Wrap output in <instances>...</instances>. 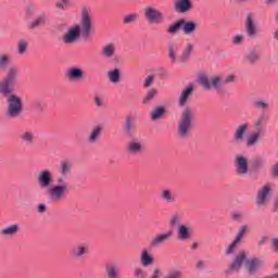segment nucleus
<instances>
[{
  "label": "nucleus",
  "mask_w": 278,
  "mask_h": 278,
  "mask_svg": "<svg viewBox=\"0 0 278 278\" xmlns=\"http://www.w3.org/2000/svg\"><path fill=\"white\" fill-rule=\"evenodd\" d=\"M173 238V231H167L164 233H159L150 241V247L152 249H157V247H162L165 242H168Z\"/></svg>",
  "instance_id": "obj_10"
},
{
  "label": "nucleus",
  "mask_w": 278,
  "mask_h": 278,
  "mask_svg": "<svg viewBox=\"0 0 278 278\" xmlns=\"http://www.w3.org/2000/svg\"><path fill=\"white\" fill-rule=\"evenodd\" d=\"M194 92V86L192 85H188L182 92L180 93V98H179V105L180 108H184V105H186V103H188V99L190 97V94H192Z\"/></svg>",
  "instance_id": "obj_20"
},
{
  "label": "nucleus",
  "mask_w": 278,
  "mask_h": 278,
  "mask_svg": "<svg viewBox=\"0 0 278 278\" xmlns=\"http://www.w3.org/2000/svg\"><path fill=\"white\" fill-rule=\"evenodd\" d=\"M273 247L278 251V238L273 239Z\"/></svg>",
  "instance_id": "obj_62"
},
{
  "label": "nucleus",
  "mask_w": 278,
  "mask_h": 278,
  "mask_svg": "<svg viewBox=\"0 0 278 278\" xmlns=\"http://www.w3.org/2000/svg\"><path fill=\"white\" fill-rule=\"evenodd\" d=\"M132 125H134V117L132 116L126 117V122H125L126 131H131Z\"/></svg>",
  "instance_id": "obj_48"
},
{
  "label": "nucleus",
  "mask_w": 278,
  "mask_h": 278,
  "mask_svg": "<svg viewBox=\"0 0 278 278\" xmlns=\"http://www.w3.org/2000/svg\"><path fill=\"white\" fill-rule=\"evenodd\" d=\"M115 53H116V46H114V43H108L102 49L103 58H114Z\"/></svg>",
  "instance_id": "obj_26"
},
{
  "label": "nucleus",
  "mask_w": 278,
  "mask_h": 278,
  "mask_svg": "<svg viewBox=\"0 0 278 278\" xmlns=\"http://www.w3.org/2000/svg\"><path fill=\"white\" fill-rule=\"evenodd\" d=\"M164 278H184V274L179 270H172Z\"/></svg>",
  "instance_id": "obj_44"
},
{
  "label": "nucleus",
  "mask_w": 278,
  "mask_h": 278,
  "mask_svg": "<svg viewBox=\"0 0 278 278\" xmlns=\"http://www.w3.org/2000/svg\"><path fill=\"white\" fill-rule=\"evenodd\" d=\"M179 223H181V215H173L172 218H170V222H169V225L172 227H175V225H179Z\"/></svg>",
  "instance_id": "obj_47"
},
{
  "label": "nucleus",
  "mask_w": 278,
  "mask_h": 278,
  "mask_svg": "<svg viewBox=\"0 0 278 278\" xmlns=\"http://www.w3.org/2000/svg\"><path fill=\"white\" fill-rule=\"evenodd\" d=\"M178 240H190V228L186 225H180L178 227Z\"/></svg>",
  "instance_id": "obj_25"
},
{
  "label": "nucleus",
  "mask_w": 278,
  "mask_h": 278,
  "mask_svg": "<svg viewBox=\"0 0 278 278\" xmlns=\"http://www.w3.org/2000/svg\"><path fill=\"white\" fill-rule=\"evenodd\" d=\"M181 51V43L179 42H169L168 43V59L170 60L172 64L177 62V53Z\"/></svg>",
  "instance_id": "obj_14"
},
{
  "label": "nucleus",
  "mask_w": 278,
  "mask_h": 278,
  "mask_svg": "<svg viewBox=\"0 0 278 278\" xmlns=\"http://www.w3.org/2000/svg\"><path fill=\"white\" fill-rule=\"evenodd\" d=\"M274 177H278V163L274 167Z\"/></svg>",
  "instance_id": "obj_63"
},
{
  "label": "nucleus",
  "mask_w": 278,
  "mask_h": 278,
  "mask_svg": "<svg viewBox=\"0 0 278 278\" xmlns=\"http://www.w3.org/2000/svg\"><path fill=\"white\" fill-rule=\"evenodd\" d=\"M161 277H162V269L155 268V269L153 270L152 276H151L150 278H161Z\"/></svg>",
  "instance_id": "obj_56"
},
{
  "label": "nucleus",
  "mask_w": 278,
  "mask_h": 278,
  "mask_svg": "<svg viewBox=\"0 0 278 278\" xmlns=\"http://www.w3.org/2000/svg\"><path fill=\"white\" fill-rule=\"evenodd\" d=\"M0 92L2 94H12V89L3 86V83H2V85H0Z\"/></svg>",
  "instance_id": "obj_55"
},
{
  "label": "nucleus",
  "mask_w": 278,
  "mask_h": 278,
  "mask_svg": "<svg viewBox=\"0 0 278 278\" xmlns=\"http://www.w3.org/2000/svg\"><path fill=\"white\" fill-rule=\"evenodd\" d=\"M140 262L143 268H147V266H152V264L155 263V260L153 256H151V254H149V250L144 249L141 251Z\"/></svg>",
  "instance_id": "obj_21"
},
{
  "label": "nucleus",
  "mask_w": 278,
  "mask_h": 278,
  "mask_svg": "<svg viewBox=\"0 0 278 278\" xmlns=\"http://www.w3.org/2000/svg\"><path fill=\"white\" fill-rule=\"evenodd\" d=\"M92 33V11L88 8H83L80 13V25L76 24L68 28L63 36V42L65 45H75L79 37L90 38Z\"/></svg>",
  "instance_id": "obj_1"
},
{
  "label": "nucleus",
  "mask_w": 278,
  "mask_h": 278,
  "mask_svg": "<svg viewBox=\"0 0 278 278\" xmlns=\"http://www.w3.org/2000/svg\"><path fill=\"white\" fill-rule=\"evenodd\" d=\"M156 93L157 91H155V89H151L150 91H148L147 96L143 99V103H149V101H151Z\"/></svg>",
  "instance_id": "obj_46"
},
{
  "label": "nucleus",
  "mask_w": 278,
  "mask_h": 278,
  "mask_svg": "<svg viewBox=\"0 0 278 278\" xmlns=\"http://www.w3.org/2000/svg\"><path fill=\"white\" fill-rule=\"evenodd\" d=\"M222 79H223V84H231V81H235L236 76L229 75L226 78H222Z\"/></svg>",
  "instance_id": "obj_58"
},
{
  "label": "nucleus",
  "mask_w": 278,
  "mask_h": 278,
  "mask_svg": "<svg viewBox=\"0 0 278 278\" xmlns=\"http://www.w3.org/2000/svg\"><path fill=\"white\" fill-rule=\"evenodd\" d=\"M238 243L237 241H232L231 244L228 245V248L225 251V255H231L232 253L236 252V249H238Z\"/></svg>",
  "instance_id": "obj_40"
},
{
  "label": "nucleus",
  "mask_w": 278,
  "mask_h": 278,
  "mask_svg": "<svg viewBox=\"0 0 278 278\" xmlns=\"http://www.w3.org/2000/svg\"><path fill=\"white\" fill-rule=\"evenodd\" d=\"M29 47V42L25 39H21L17 42V53L18 55H25V52L27 51V48Z\"/></svg>",
  "instance_id": "obj_33"
},
{
  "label": "nucleus",
  "mask_w": 278,
  "mask_h": 278,
  "mask_svg": "<svg viewBox=\"0 0 278 278\" xmlns=\"http://www.w3.org/2000/svg\"><path fill=\"white\" fill-rule=\"evenodd\" d=\"M192 51H194V45L188 41L181 52V61L188 62V60H190V55H192Z\"/></svg>",
  "instance_id": "obj_23"
},
{
  "label": "nucleus",
  "mask_w": 278,
  "mask_h": 278,
  "mask_svg": "<svg viewBox=\"0 0 278 278\" xmlns=\"http://www.w3.org/2000/svg\"><path fill=\"white\" fill-rule=\"evenodd\" d=\"M206 266H207V263H205V261H198L195 264V268L198 270H203L206 268Z\"/></svg>",
  "instance_id": "obj_52"
},
{
  "label": "nucleus",
  "mask_w": 278,
  "mask_h": 278,
  "mask_svg": "<svg viewBox=\"0 0 278 278\" xmlns=\"http://www.w3.org/2000/svg\"><path fill=\"white\" fill-rule=\"evenodd\" d=\"M199 81L201 86H203L204 90H210L212 88V84L210 83V79L207 78V76L205 75L200 76Z\"/></svg>",
  "instance_id": "obj_37"
},
{
  "label": "nucleus",
  "mask_w": 278,
  "mask_h": 278,
  "mask_svg": "<svg viewBox=\"0 0 278 278\" xmlns=\"http://www.w3.org/2000/svg\"><path fill=\"white\" fill-rule=\"evenodd\" d=\"M268 194H270V187L265 185L263 189L258 190L256 203L257 205H262V203H266V199H268Z\"/></svg>",
  "instance_id": "obj_22"
},
{
  "label": "nucleus",
  "mask_w": 278,
  "mask_h": 278,
  "mask_svg": "<svg viewBox=\"0 0 278 278\" xmlns=\"http://www.w3.org/2000/svg\"><path fill=\"white\" fill-rule=\"evenodd\" d=\"M72 168H73V164H71V162L62 161L59 173L60 175H62V177H66V175L71 173Z\"/></svg>",
  "instance_id": "obj_28"
},
{
  "label": "nucleus",
  "mask_w": 278,
  "mask_h": 278,
  "mask_svg": "<svg viewBox=\"0 0 278 278\" xmlns=\"http://www.w3.org/2000/svg\"><path fill=\"white\" fill-rule=\"evenodd\" d=\"M244 37L242 35H237L233 37L232 42L233 45H242Z\"/></svg>",
  "instance_id": "obj_53"
},
{
  "label": "nucleus",
  "mask_w": 278,
  "mask_h": 278,
  "mask_svg": "<svg viewBox=\"0 0 278 278\" xmlns=\"http://www.w3.org/2000/svg\"><path fill=\"white\" fill-rule=\"evenodd\" d=\"M274 40H277V42H278V29H276L274 31Z\"/></svg>",
  "instance_id": "obj_64"
},
{
  "label": "nucleus",
  "mask_w": 278,
  "mask_h": 278,
  "mask_svg": "<svg viewBox=\"0 0 278 278\" xmlns=\"http://www.w3.org/2000/svg\"><path fill=\"white\" fill-rule=\"evenodd\" d=\"M108 278H121V266L116 263H112L105 267Z\"/></svg>",
  "instance_id": "obj_18"
},
{
  "label": "nucleus",
  "mask_w": 278,
  "mask_h": 278,
  "mask_svg": "<svg viewBox=\"0 0 278 278\" xmlns=\"http://www.w3.org/2000/svg\"><path fill=\"white\" fill-rule=\"evenodd\" d=\"M66 176H59L56 178V186H68V182H66Z\"/></svg>",
  "instance_id": "obj_50"
},
{
  "label": "nucleus",
  "mask_w": 278,
  "mask_h": 278,
  "mask_svg": "<svg viewBox=\"0 0 278 278\" xmlns=\"http://www.w3.org/2000/svg\"><path fill=\"white\" fill-rule=\"evenodd\" d=\"M128 151L132 155H140V153H142V151H144V147L142 146V142L140 140L134 139L132 141H130L128 143Z\"/></svg>",
  "instance_id": "obj_17"
},
{
  "label": "nucleus",
  "mask_w": 278,
  "mask_h": 278,
  "mask_svg": "<svg viewBox=\"0 0 278 278\" xmlns=\"http://www.w3.org/2000/svg\"><path fill=\"white\" fill-rule=\"evenodd\" d=\"M151 84H153V76H148L143 83V87L149 88V86H151Z\"/></svg>",
  "instance_id": "obj_57"
},
{
  "label": "nucleus",
  "mask_w": 278,
  "mask_h": 278,
  "mask_svg": "<svg viewBox=\"0 0 278 278\" xmlns=\"http://www.w3.org/2000/svg\"><path fill=\"white\" fill-rule=\"evenodd\" d=\"M237 175H247L249 173V161L243 155H237L235 160Z\"/></svg>",
  "instance_id": "obj_9"
},
{
  "label": "nucleus",
  "mask_w": 278,
  "mask_h": 278,
  "mask_svg": "<svg viewBox=\"0 0 278 278\" xmlns=\"http://www.w3.org/2000/svg\"><path fill=\"white\" fill-rule=\"evenodd\" d=\"M211 84H212L213 88L218 90V88H220V85L223 84V78L215 76L212 78Z\"/></svg>",
  "instance_id": "obj_42"
},
{
  "label": "nucleus",
  "mask_w": 278,
  "mask_h": 278,
  "mask_svg": "<svg viewBox=\"0 0 278 278\" xmlns=\"http://www.w3.org/2000/svg\"><path fill=\"white\" fill-rule=\"evenodd\" d=\"M244 262L249 275H255L257 270L264 266V261L262 258L254 257L247 260V252L241 251L236 255L232 263L228 266L226 273L228 275L231 273H240V268H242Z\"/></svg>",
  "instance_id": "obj_2"
},
{
  "label": "nucleus",
  "mask_w": 278,
  "mask_h": 278,
  "mask_svg": "<svg viewBox=\"0 0 278 278\" xmlns=\"http://www.w3.org/2000/svg\"><path fill=\"white\" fill-rule=\"evenodd\" d=\"M174 10L178 14H187V12L194 10V4L192 0H174Z\"/></svg>",
  "instance_id": "obj_7"
},
{
  "label": "nucleus",
  "mask_w": 278,
  "mask_h": 278,
  "mask_svg": "<svg viewBox=\"0 0 278 278\" xmlns=\"http://www.w3.org/2000/svg\"><path fill=\"white\" fill-rule=\"evenodd\" d=\"M251 230L249 229V226L243 225L239 228V231L237 232L233 241L237 242L238 244H240V242H242V239L244 238L245 233H250Z\"/></svg>",
  "instance_id": "obj_27"
},
{
  "label": "nucleus",
  "mask_w": 278,
  "mask_h": 278,
  "mask_svg": "<svg viewBox=\"0 0 278 278\" xmlns=\"http://www.w3.org/2000/svg\"><path fill=\"white\" fill-rule=\"evenodd\" d=\"M103 128H101V126H96L92 131L91 135L89 137V142H91V144H93V142H97V138H99L101 136V131Z\"/></svg>",
  "instance_id": "obj_34"
},
{
  "label": "nucleus",
  "mask_w": 278,
  "mask_h": 278,
  "mask_svg": "<svg viewBox=\"0 0 278 278\" xmlns=\"http://www.w3.org/2000/svg\"><path fill=\"white\" fill-rule=\"evenodd\" d=\"M66 75L68 79H81L84 77V71L79 67H72L67 70Z\"/></svg>",
  "instance_id": "obj_24"
},
{
  "label": "nucleus",
  "mask_w": 278,
  "mask_h": 278,
  "mask_svg": "<svg viewBox=\"0 0 278 278\" xmlns=\"http://www.w3.org/2000/svg\"><path fill=\"white\" fill-rule=\"evenodd\" d=\"M134 275L136 278H147V271L142 267H136L134 269Z\"/></svg>",
  "instance_id": "obj_41"
},
{
  "label": "nucleus",
  "mask_w": 278,
  "mask_h": 278,
  "mask_svg": "<svg viewBox=\"0 0 278 278\" xmlns=\"http://www.w3.org/2000/svg\"><path fill=\"white\" fill-rule=\"evenodd\" d=\"M1 236H16L18 233V225H11L0 230Z\"/></svg>",
  "instance_id": "obj_29"
},
{
  "label": "nucleus",
  "mask_w": 278,
  "mask_h": 278,
  "mask_svg": "<svg viewBox=\"0 0 278 278\" xmlns=\"http://www.w3.org/2000/svg\"><path fill=\"white\" fill-rule=\"evenodd\" d=\"M22 139L24 140V142H27L28 144H31V142L34 141V134H31V132H24L22 135Z\"/></svg>",
  "instance_id": "obj_45"
},
{
  "label": "nucleus",
  "mask_w": 278,
  "mask_h": 278,
  "mask_svg": "<svg viewBox=\"0 0 278 278\" xmlns=\"http://www.w3.org/2000/svg\"><path fill=\"white\" fill-rule=\"evenodd\" d=\"M94 103L98 105V108H101V105H102L101 98L96 97L94 98Z\"/></svg>",
  "instance_id": "obj_61"
},
{
  "label": "nucleus",
  "mask_w": 278,
  "mask_h": 278,
  "mask_svg": "<svg viewBox=\"0 0 278 278\" xmlns=\"http://www.w3.org/2000/svg\"><path fill=\"white\" fill-rule=\"evenodd\" d=\"M254 106L258 108L260 110H265V108H268V104L263 101H256L254 102Z\"/></svg>",
  "instance_id": "obj_54"
},
{
  "label": "nucleus",
  "mask_w": 278,
  "mask_h": 278,
  "mask_svg": "<svg viewBox=\"0 0 278 278\" xmlns=\"http://www.w3.org/2000/svg\"><path fill=\"white\" fill-rule=\"evenodd\" d=\"M43 23H45V17L39 16L31 22L30 29H36V27H39V25H43Z\"/></svg>",
  "instance_id": "obj_43"
},
{
  "label": "nucleus",
  "mask_w": 278,
  "mask_h": 278,
  "mask_svg": "<svg viewBox=\"0 0 278 278\" xmlns=\"http://www.w3.org/2000/svg\"><path fill=\"white\" fill-rule=\"evenodd\" d=\"M71 255L74 256L76 260L86 257V255H88V247L85 244L74 245L71 250Z\"/></svg>",
  "instance_id": "obj_15"
},
{
  "label": "nucleus",
  "mask_w": 278,
  "mask_h": 278,
  "mask_svg": "<svg viewBox=\"0 0 278 278\" xmlns=\"http://www.w3.org/2000/svg\"><path fill=\"white\" fill-rule=\"evenodd\" d=\"M159 199L163 201V203H175L177 198L175 197V192L170 189H163L159 193Z\"/></svg>",
  "instance_id": "obj_16"
},
{
  "label": "nucleus",
  "mask_w": 278,
  "mask_h": 278,
  "mask_svg": "<svg viewBox=\"0 0 278 278\" xmlns=\"http://www.w3.org/2000/svg\"><path fill=\"white\" fill-rule=\"evenodd\" d=\"M267 241H268V237H262L261 240L258 241V247L266 244Z\"/></svg>",
  "instance_id": "obj_60"
},
{
  "label": "nucleus",
  "mask_w": 278,
  "mask_h": 278,
  "mask_svg": "<svg viewBox=\"0 0 278 278\" xmlns=\"http://www.w3.org/2000/svg\"><path fill=\"white\" fill-rule=\"evenodd\" d=\"M261 134L262 132H254V134L250 135L247 139L248 147H253V144H255V142H257V140H260Z\"/></svg>",
  "instance_id": "obj_36"
},
{
  "label": "nucleus",
  "mask_w": 278,
  "mask_h": 278,
  "mask_svg": "<svg viewBox=\"0 0 278 278\" xmlns=\"http://www.w3.org/2000/svg\"><path fill=\"white\" fill-rule=\"evenodd\" d=\"M199 25L194 21H186L182 18V34L185 36H194L197 34Z\"/></svg>",
  "instance_id": "obj_12"
},
{
  "label": "nucleus",
  "mask_w": 278,
  "mask_h": 278,
  "mask_svg": "<svg viewBox=\"0 0 278 278\" xmlns=\"http://www.w3.org/2000/svg\"><path fill=\"white\" fill-rule=\"evenodd\" d=\"M140 18V14L138 13H131L124 17L125 25H131V23H136Z\"/></svg>",
  "instance_id": "obj_35"
},
{
  "label": "nucleus",
  "mask_w": 278,
  "mask_h": 278,
  "mask_svg": "<svg viewBox=\"0 0 278 278\" xmlns=\"http://www.w3.org/2000/svg\"><path fill=\"white\" fill-rule=\"evenodd\" d=\"M37 181L40 188H50L53 184V173L49 169L41 170L37 177Z\"/></svg>",
  "instance_id": "obj_6"
},
{
  "label": "nucleus",
  "mask_w": 278,
  "mask_h": 278,
  "mask_svg": "<svg viewBox=\"0 0 278 278\" xmlns=\"http://www.w3.org/2000/svg\"><path fill=\"white\" fill-rule=\"evenodd\" d=\"M18 77V68L16 67H10L7 77L3 80L4 88H14V85L16 84V78Z\"/></svg>",
  "instance_id": "obj_11"
},
{
  "label": "nucleus",
  "mask_w": 278,
  "mask_h": 278,
  "mask_svg": "<svg viewBox=\"0 0 278 278\" xmlns=\"http://www.w3.org/2000/svg\"><path fill=\"white\" fill-rule=\"evenodd\" d=\"M232 219L233 220H242V213H240V212L232 213Z\"/></svg>",
  "instance_id": "obj_59"
},
{
  "label": "nucleus",
  "mask_w": 278,
  "mask_h": 278,
  "mask_svg": "<svg viewBox=\"0 0 278 278\" xmlns=\"http://www.w3.org/2000/svg\"><path fill=\"white\" fill-rule=\"evenodd\" d=\"M146 21L150 24L162 25L164 23V13L153 7H147L144 9Z\"/></svg>",
  "instance_id": "obj_5"
},
{
  "label": "nucleus",
  "mask_w": 278,
  "mask_h": 278,
  "mask_svg": "<svg viewBox=\"0 0 278 278\" xmlns=\"http://www.w3.org/2000/svg\"><path fill=\"white\" fill-rule=\"evenodd\" d=\"M258 134H262V127H264V117H261L255 123Z\"/></svg>",
  "instance_id": "obj_51"
},
{
  "label": "nucleus",
  "mask_w": 278,
  "mask_h": 278,
  "mask_svg": "<svg viewBox=\"0 0 278 278\" xmlns=\"http://www.w3.org/2000/svg\"><path fill=\"white\" fill-rule=\"evenodd\" d=\"M247 129H249L248 124H243L237 128L232 139L236 144H240V142L244 140V135L247 134Z\"/></svg>",
  "instance_id": "obj_19"
},
{
  "label": "nucleus",
  "mask_w": 278,
  "mask_h": 278,
  "mask_svg": "<svg viewBox=\"0 0 278 278\" xmlns=\"http://www.w3.org/2000/svg\"><path fill=\"white\" fill-rule=\"evenodd\" d=\"M8 109H7V116L9 118H18L21 114L23 113V100L21 97L16 94H11L7 99Z\"/></svg>",
  "instance_id": "obj_4"
},
{
  "label": "nucleus",
  "mask_w": 278,
  "mask_h": 278,
  "mask_svg": "<svg viewBox=\"0 0 278 278\" xmlns=\"http://www.w3.org/2000/svg\"><path fill=\"white\" fill-rule=\"evenodd\" d=\"M109 79L112 84H118L121 81V71L115 68L109 72Z\"/></svg>",
  "instance_id": "obj_31"
},
{
  "label": "nucleus",
  "mask_w": 278,
  "mask_h": 278,
  "mask_svg": "<svg viewBox=\"0 0 278 278\" xmlns=\"http://www.w3.org/2000/svg\"><path fill=\"white\" fill-rule=\"evenodd\" d=\"M56 8L60 10H66V8H68V0H60L56 2Z\"/></svg>",
  "instance_id": "obj_49"
},
{
  "label": "nucleus",
  "mask_w": 278,
  "mask_h": 278,
  "mask_svg": "<svg viewBox=\"0 0 278 278\" xmlns=\"http://www.w3.org/2000/svg\"><path fill=\"white\" fill-rule=\"evenodd\" d=\"M245 31L250 38L257 36V26L253 23V15L251 13H249L247 17Z\"/></svg>",
  "instance_id": "obj_13"
},
{
  "label": "nucleus",
  "mask_w": 278,
  "mask_h": 278,
  "mask_svg": "<svg viewBox=\"0 0 278 278\" xmlns=\"http://www.w3.org/2000/svg\"><path fill=\"white\" fill-rule=\"evenodd\" d=\"M8 66H10V55H0V68H8Z\"/></svg>",
  "instance_id": "obj_39"
},
{
  "label": "nucleus",
  "mask_w": 278,
  "mask_h": 278,
  "mask_svg": "<svg viewBox=\"0 0 278 278\" xmlns=\"http://www.w3.org/2000/svg\"><path fill=\"white\" fill-rule=\"evenodd\" d=\"M248 62H250V64H255V62H257V60H260V53L257 51H251L248 56H247Z\"/></svg>",
  "instance_id": "obj_38"
},
{
  "label": "nucleus",
  "mask_w": 278,
  "mask_h": 278,
  "mask_svg": "<svg viewBox=\"0 0 278 278\" xmlns=\"http://www.w3.org/2000/svg\"><path fill=\"white\" fill-rule=\"evenodd\" d=\"M165 113H166V109H164V106H159L154 111H152L151 119L160 121V118H162V116H164Z\"/></svg>",
  "instance_id": "obj_30"
},
{
  "label": "nucleus",
  "mask_w": 278,
  "mask_h": 278,
  "mask_svg": "<svg viewBox=\"0 0 278 278\" xmlns=\"http://www.w3.org/2000/svg\"><path fill=\"white\" fill-rule=\"evenodd\" d=\"M192 110L185 109L181 114V118L178 123V136L179 138H188L190 136V131L192 129Z\"/></svg>",
  "instance_id": "obj_3"
},
{
  "label": "nucleus",
  "mask_w": 278,
  "mask_h": 278,
  "mask_svg": "<svg viewBox=\"0 0 278 278\" xmlns=\"http://www.w3.org/2000/svg\"><path fill=\"white\" fill-rule=\"evenodd\" d=\"M179 29L182 30V18L176 21L172 26H169L167 33H169L173 36L177 34Z\"/></svg>",
  "instance_id": "obj_32"
},
{
  "label": "nucleus",
  "mask_w": 278,
  "mask_h": 278,
  "mask_svg": "<svg viewBox=\"0 0 278 278\" xmlns=\"http://www.w3.org/2000/svg\"><path fill=\"white\" fill-rule=\"evenodd\" d=\"M68 192V186H52L48 190V194L52 201H60Z\"/></svg>",
  "instance_id": "obj_8"
}]
</instances>
